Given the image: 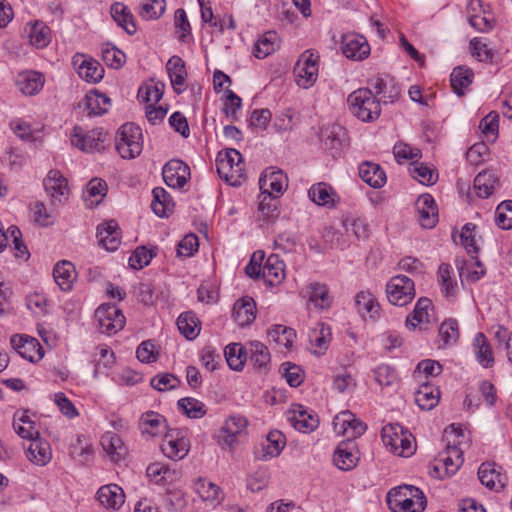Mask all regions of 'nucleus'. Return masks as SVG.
Wrapping results in <instances>:
<instances>
[{"instance_id":"f257e3e1","label":"nucleus","mask_w":512,"mask_h":512,"mask_svg":"<svg viewBox=\"0 0 512 512\" xmlns=\"http://www.w3.org/2000/svg\"><path fill=\"white\" fill-rule=\"evenodd\" d=\"M115 147L123 159L139 156L143 149L142 131L134 123L123 124L116 133Z\"/></svg>"},{"instance_id":"f03ea898","label":"nucleus","mask_w":512,"mask_h":512,"mask_svg":"<svg viewBox=\"0 0 512 512\" xmlns=\"http://www.w3.org/2000/svg\"><path fill=\"white\" fill-rule=\"evenodd\" d=\"M95 318L98 322L100 333L108 336L122 330L126 323L122 310L110 303L101 304L95 311Z\"/></svg>"},{"instance_id":"7ed1b4c3","label":"nucleus","mask_w":512,"mask_h":512,"mask_svg":"<svg viewBox=\"0 0 512 512\" xmlns=\"http://www.w3.org/2000/svg\"><path fill=\"white\" fill-rule=\"evenodd\" d=\"M381 113L380 100L367 88L354 90V116L363 122H372Z\"/></svg>"},{"instance_id":"20e7f679","label":"nucleus","mask_w":512,"mask_h":512,"mask_svg":"<svg viewBox=\"0 0 512 512\" xmlns=\"http://www.w3.org/2000/svg\"><path fill=\"white\" fill-rule=\"evenodd\" d=\"M319 56L312 50H306L294 67L295 80L298 86L308 89L318 78Z\"/></svg>"},{"instance_id":"39448f33","label":"nucleus","mask_w":512,"mask_h":512,"mask_svg":"<svg viewBox=\"0 0 512 512\" xmlns=\"http://www.w3.org/2000/svg\"><path fill=\"white\" fill-rule=\"evenodd\" d=\"M388 301L395 306H405L415 297L414 282L405 275L392 277L386 285Z\"/></svg>"},{"instance_id":"423d86ee","label":"nucleus","mask_w":512,"mask_h":512,"mask_svg":"<svg viewBox=\"0 0 512 512\" xmlns=\"http://www.w3.org/2000/svg\"><path fill=\"white\" fill-rule=\"evenodd\" d=\"M107 136V132L101 128L85 132L81 127L75 126L71 133V143L84 152H99L104 150Z\"/></svg>"},{"instance_id":"0eeeda50","label":"nucleus","mask_w":512,"mask_h":512,"mask_svg":"<svg viewBox=\"0 0 512 512\" xmlns=\"http://www.w3.org/2000/svg\"><path fill=\"white\" fill-rule=\"evenodd\" d=\"M43 185L53 206L63 205L68 200L69 189L67 179L59 170H50L43 180Z\"/></svg>"},{"instance_id":"6e6552de","label":"nucleus","mask_w":512,"mask_h":512,"mask_svg":"<svg viewBox=\"0 0 512 512\" xmlns=\"http://www.w3.org/2000/svg\"><path fill=\"white\" fill-rule=\"evenodd\" d=\"M189 448V440L177 429L168 431L161 444L163 454L172 460L183 459Z\"/></svg>"},{"instance_id":"1a4fd4ad","label":"nucleus","mask_w":512,"mask_h":512,"mask_svg":"<svg viewBox=\"0 0 512 512\" xmlns=\"http://www.w3.org/2000/svg\"><path fill=\"white\" fill-rule=\"evenodd\" d=\"M163 180L171 188H182L190 178V168L183 161L172 159L162 169Z\"/></svg>"},{"instance_id":"9d476101","label":"nucleus","mask_w":512,"mask_h":512,"mask_svg":"<svg viewBox=\"0 0 512 512\" xmlns=\"http://www.w3.org/2000/svg\"><path fill=\"white\" fill-rule=\"evenodd\" d=\"M355 304L359 316L365 322L376 323L381 317V308L376 297L368 292L361 291L355 297Z\"/></svg>"},{"instance_id":"9b49d317","label":"nucleus","mask_w":512,"mask_h":512,"mask_svg":"<svg viewBox=\"0 0 512 512\" xmlns=\"http://www.w3.org/2000/svg\"><path fill=\"white\" fill-rule=\"evenodd\" d=\"M11 345L18 354L30 362H37L43 358V349L37 339L27 335H13Z\"/></svg>"},{"instance_id":"f8f14e48","label":"nucleus","mask_w":512,"mask_h":512,"mask_svg":"<svg viewBox=\"0 0 512 512\" xmlns=\"http://www.w3.org/2000/svg\"><path fill=\"white\" fill-rule=\"evenodd\" d=\"M418 221L423 228L431 229L438 222V209L434 198L430 194L418 197L415 203Z\"/></svg>"},{"instance_id":"ddd939ff","label":"nucleus","mask_w":512,"mask_h":512,"mask_svg":"<svg viewBox=\"0 0 512 512\" xmlns=\"http://www.w3.org/2000/svg\"><path fill=\"white\" fill-rule=\"evenodd\" d=\"M247 425L248 420L244 416H230L220 430L219 443L232 447L237 442V436L245 432Z\"/></svg>"},{"instance_id":"4468645a","label":"nucleus","mask_w":512,"mask_h":512,"mask_svg":"<svg viewBox=\"0 0 512 512\" xmlns=\"http://www.w3.org/2000/svg\"><path fill=\"white\" fill-rule=\"evenodd\" d=\"M72 63L80 78L90 83H97L103 78L104 69L93 59H86L83 54H76Z\"/></svg>"},{"instance_id":"2eb2a0df","label":"nucleus","mask_w":512,"mask_h":512,"mask_svg":"<svg viewBox=\"0 0 512 512\" xmlns=\"http://www.w3.org/2000/svg\"><path fill=\"white\" fill-rule=\"evenodd\" d=\"M288 185L287 176L282 170H275L273 167L265 169L259 179L261 191L276 193L281 195L284 193Z\"/></svg>"},{"instance_id":"dca6fc26","label":"nucleus","mask_w":512,"mask_h":512,"mask_svg":"<svg viewBox=\"0 0 512 512\" xmlns=\"http://www.w3.org/2000/svg\"><path fill=\"white\" fill-rule=\"evenodd\" d=\"M289 421L292 426L302 433H310L319 425V419L313 413L308 412L304 406L298 404L289 411Z\"/></svg>"},{"instance_id":"f3484780","label":"nucleus","mask_w":512,"mask_h":512,"mask_svg":"<svg viewBox=\"0 0 512 512\" xmlns=\"http://www.w3.org/2000/svg\"><path fill=\"white\" fill-rule=\"evenodd\" d=\"M99 244L107 251H115L121 243V230L115 220H110L97 227Z\"/></svg>"},{"instance_id":"a211bd4d","label":"nucleus","mask_w":512,"mask_h":512,"mask_svg":"<svg viewBox=\"0 0 512 512\" xmlns=\"http://www.w3.org/2000/svg\"><path fill=\"white\" fill-rule=\"evenodd\" d=\"M262 278L269 286H277L285 279V264L276 254L264 259Z\"/></svg>"},{"instance_id":"6ab92c4d","label":"nucleus","mask_w":512,"mask_h":512,"mask_svg":"<svg viewBox=\"0 0 512 512\" xmlns=\"http://www.w3.org/2000/svg\"><path fill=\"white\" fill-rule=\"evenodd\" d=\"M216 169L219 177L231 186H240L246 179L244 163L232 166L229 164V160L216 158Z\"/></svg>"},{"instance_id":"aec40b11","label":"nucleus","mask_w":512,"mask_h":512,"mask_svg":"<svg viewBox=\"0 0 512 512\" xmlns=\"http://www.w3.org/2000/svg\"><path fill=\"white\" fill-rule=\"evenodd\" d=\"M309 199L318 206L333 208L338 201L334 189L325 182L313 184L308 190Z\"/></svg>"},{"instance_id":"412c9836","label":"nucleus","mask_w":512,"mask_h":512,"mask_svg":"<svg viewBox=\"0 0 512 512\" xmlns=\"http://www.w3.org/2000/svg\"><path fill=\"white\" fill-rule=\"evenodd\" d=\"M166 70L174 92L177 94L183 93L186 89L185 81L187 77L185 62L181 57L174 55L167 61Z\"/></svg>"},{"instance_id":"4be33fe9","label":"nucleus","mask_w":512,"mask_h":512,"mask_svg":"<svg viewBox=\"0 0 512 512\" xmlns=\"http://www.w3.org/2000/svg\"><path fill=\"white\" fill-rule=\"evenodd\" d=\"M256 312V304L253 298L243 297L235 302L232 316L239 326L245 327L255 320Z\"/></svg>"},{"instance_id":"5701e85b","label":"nucleus","mask_w":512,"mask_h":512,"mask_svg":"<svg viewBox=\"0 0 512 512\" xmlns=\"http://www.w3.org/2000/svg\"><path fill=\"white\" fill-rule=\"evenodd\" d=\"M436 462L441 464V467H444L446 475H454L460 466L463 464V452L457 447L456 442L454 441L453 445L448 444L446 447V451L440 453Z\"/></svg>"},{"instance_id":"b1692460","label":"nucleus","mask_w":512,"mask_h":512,"mask_svg":"<svg viewBox=\"0 0 512 512\" xmlns=\"http://www.w3.org/2000/svg\"><path fill=\"white\" fill-rule=\"evenodd\" d=\"M249 361L253 368L260 373H266L270 369L271 356L269 349L259 341H252L248 345Z\"/></svg>"},{"instance_id":"393cba45","label":"nucleus","mask_w":512,"mask_h":512,"mask_svg":"<svg viewBox=\"0 0 512 512\" xmlns=\"http://www.w3.org/2000/svg\"><path fill=\"white\" fill-rule=\"evenodd\" d=\"M97 499L107 509H119L125 500L123 489L116 484L104 485L97 491Z\"/></svg>"},{"instance_id":"a878e982","label":"nucleus","mask_w":512,"mask_h":512,"mask_svg":"<svg viewBox=\"0 0 512 512\" xmlns=\"http://www.w3.org/2000/svg\"><path fill=\"white\" fill-rule=\"evenodd\" d=\"M359 177L373 188H380L386 183V173L379 164L363 162L358 168Z\"/></svg>"},{"instance_id":"bb28decb","label":"nucleus","mask_w":512,"mask_h":512,"mask_svg":"<svg viewBox=\"0 0 512 512\" xmlns=\"http://www.w3.org/2000/svg\"><path fill=\"white\" fill-rule=\"evenodd\" d=\"M139 428L143 435L155 437L167 428L166 419L159 413L148 411L140 417Z\"/></svg>"},{"instance_id":"cd10ccee","label":"nucleus","mask_w":512,"mask_h":512,"mask_svg":"<svg viewBox=\"0 0 512 512\" xmlns=\"http://www.w3.org/2000/svg\"><path fill=\"white\" fill-rule=\"evenodd\" d=\"M330 341V328L325 327L323 323L317 324L309 333L310 350L315 355H323L328 349Z\"/></svg>"},{"instance_id":"c85d7f7f","label":"nucleus","mask_w":512,"mask_h":512,"mask_svg":"<svg viewBox=\"0 0 512 512\" xmlns=\"http://www.w3.org/2000/svg\"><path fill=\"white\" fill-rule=\"evenodd\" d=\"M53 276L61 290L69 291L76 279L75 267L69 261H60L54 267Z\"/></svg>"},{"instance_id":"c756f323","label":"nucleus","mask_w":512,"mask_h":512,"mask_svg":"<svg viewBox=\"0 0 512 512\" xmlns=\"http://www.w3.org/2000/svg\"><path fill=\"white\" fill-rule=\"evenodd\" d=\"M27 458L38 465L47 464L52 457L50 445L36 436L26 449Z\"/></svg>"},{"instance_id":"7c9ffc66","label":"nucleus","mask_w":512,"mask_h":512,"mask_svg":"<svg viewBox=\"0 0 512 512\" xmlns=\"http://www.w3.org/2000/svg\"><path fill=\"white\" fill-rule=\"evenodd\" d=\"M84 104L89 116H101L108 111L111 100L103 93L90 91L84 98Z\"/></svg>"},{"instance_id":"2f4dec72","label":"nucleus","mask_w":512,"mask_h":512,"mask_svg":"<svg viewBox=\"0 0 512 512\" xmlns=\"http://www.w3.org/2000/svg\"><path fill=\"white\" fill-rule=\"evenodd\" d=\"M259 213L263 221L274 222L280 215L278 195L261 191Z\"/></svg>"},{"instance_id":"473e14b6","label":"nucleus","mask_w":512,"mask_h":512,"mask_svg":"<svg viewBox=\"0 0 512 512\" xmlns=\"http://www.w3.org/2000/svg\"><path fill=\"white\" fill-rule=\"evenodd\" d=\"M426 505L427 500L423 492L416 498L392 499L388 504L392 512H423Z\"/></svg>"},{"instance_id":"72a5a7b5","label":"nucleus","mask_w":512,"mask_h":512,"mask_svg":"<svg viewBox=\"0 0 512 512\" xmlns=\"http://www.w3.org/2000/svg\"><path fill=\"white\" fill-rule=\"evenodd\" d=\"M195 491L203 501L212 505L219 504L223 500L221 488L206 479L199 478L195 483Z\"/></svg>"},{"instance_id":"f704fd0d","label":"nucleus","mask_w":512,"mask_h":512,"mask_svg":"<svg viewBox=\"0 0 512 512\" xmlns=\"http://www.w3.org/2000/svg\"><path fill=\"white\" fill-rule=\"evenodd\" d=\"M248 350L240 343H231L225 347L224 355L228 366L234 371H241L247 361Z\"/></svg>"},{"instance_id":"c9c22d12","label":"nucleus","mask_w":512,"mask_h":512,"mask_svg":"<svg viewBox=\"0 0 512 512\" xmlns=\"http://www.w3.org/2000/svg\"><path fill=\"white\" fill-rule=\"evenodd\" d=\"M44 85V78L42 74L37 72H27L19 76L17 86L19 90L25 95H35Z\"/></svg>"},{"instance_id":"e433bc0d","label":"nucleus","mask_w":512,"mask_h":512,"mask_svg":"<svg viewBox=\"0 0 512 512\" xmlns=\"http://www.w3.org/2000/svg\"><path fill=\"white\" fill-rule=\"evenodd\" d=\"M153 201L151 208L159 217H165L172 211L174 206L170 194L162 187H156L152 190Z\"/></svg>"},{"instance_id":"4c0bfd02","label":"nucleus","mask_w":512,"mask_h":512,"mask_svg":"<svg viewBox=\"0 0 512 512\" xmlns=\"http://www.w3.org/2000/svg\"><path fill=\"white\" fill-rule=\"evenodd\" d=\"M473 346L477 361L485 368L493 366L494 357L492 348L483 333H477L473 341Z\"/></svg>"},{"instance_id":"58836bf2","label":"nucleus","mask_w":512,"mask_h":512,"mask_svg":"<svg viewBox=\"0 0 512 512\" xmlns=\"http://www.w3.org/2000/svg\"><path fill=\"white\" fill-rule=\"evenodd\" d=\"M498 184V178L493 171H483L477 174L474 179V189L481 198H488Z\"/></svg>"},{"instance_id":"ea45409f","label":"nucleus","mask_w":512,"mask_h":512,"mask_svg":"<svg viewBox=\"0 0 512 512\" xmlns=\"http://www.w3.org/2000/svg\"><path fill=\"white\" fill-rule=\"evenodd\" d=\"M309 289V302L315 308L323 310L331 306L332 298L326 285L315 282L308 286Z\"/></svg>"},{"instance_id":"a19ab883","label":"nucleus","mask_w":512,"mask_h":512,"mask_svg":"<svg viewBox=\"0 0 512 512\" xmlns=\"http://www.w3.org/2000/svg\"><path fill=\"white\" fill-rule=\"evenodd\" d=\"M406 431L407 430L399 423H389L385 425L381 431L383 444L390 452L395 453V451H398L397 445Z\"/></svg>"},{"instance_id":"79ce46f5","label":"nucleus","mask_w":512,"mask_h":512,"mask_svg":"<svg viewBox=\"0 0 512 512\" xmlns=\"http://www.w3.org/2000/svg\"><path fill=\"white\" fill-rule=\"evenodd\" d=\"M146 474L156 484L171 483L177 477L175 470H172L168 465L159 462L150 464L146 469Z\"/></svg>"},{"instance_id":"37998d69","label":"nucleus","mask_w":512,"mask_h":512,"mask_svg":"<svg viewBox=\"0 0 512 512\" xmlns=\"http://www.w3.org/2000/svg\"><path fill=\"white\" fill-rule=\"evenodd\" d=\"M440 392L438 389L424 384L415 394V402L422 410H431L439 402Z\"/></svg>"},{"instance_id":"c03bdc74","label":"nucleus","mask_w":512,"mask_h":512,"mask_svg":"<svg viewBox=\"0 0 512 512\" xmlns=\"http://www.w3.org/2000/svg\"><path fill=\"white\" fill-rule=\"evenodd\" d=\"M473 71L465 67H456L450 75V82L453 91L458 95H464L465 89L472 83Z\"/></svg>"},{"instance_id":"a18cd8bd","label":"nucleus","mask_w":512,"mask_h":512,"mask_svg":"<svg viewBox=\"0 0 512 512\" xmlns=\"http://www.w3.org/2000/svg\"><path fill=\"white\" fill-rule=\"evenodd\" d=\"M111 16L128 34L133 35L136 32L133 15L124 4L114 3L111 6Z\"/></svg>"},{"instance_id":"49530a36","label":"nucleus","mask_w":512,"mask_h":512,"mask_svg":"<svg viewBox=\"0 0 512 512\" xmlns=\"http://www.w3.org/2000/svg\"><path fill=\"white\" fill-rule=\"evenodd\" d=\"M198 319L192 312H184L177 319V327L180 333L188 340H193L198 336Z\"/></svg>"},{"instance_id":"de8ad7c7","label":"nucleus","mask_w":512,"mask_h":512,"mask_svg":"<svg viewBox=\"0 0 512 512\" xmlns=\"http://www.w3.org/2000/svg\"><path fill=\"white\" fill-rule=\"evenodd\" d=\"M278 47L277 34L274 31L264 33L254 46V56L263 59L273 53Z\"/></svg>"},{"instance_id":"09e8293b","label":"nucleus","mask_w":512,"mask_h":512,"mask_svg":"<svg viewBox=\"0 0 512 512\" xmlns=\"http://www.w3.org/2000/svg\"><path fill=\"white\" fill-rule=\"evenodd\" d=\"M177 406L188 418L200 419L206 415L205 404L192 397L179 399Z\"/></svg>"},{"instance_id":"8fccbe9b","label":"nucleus","mask_w":512,"mask_h":512,"mask_svg":"<svg viewBox=\"0 0 512 512\" xmlns=\"http://www.w3.org/2000/svg\"><path fill=\"white\" fill-rule=\"evenodd\" d=\"M268 336L278 345L289 349L292 347L296 333L294 329L283 325H274L268 330Z\"/></svg>"},{"instance_id":"3c124183","label":"nucleus","mask_w":512,"mask_h":512,"mask_svg":"<svg viewBox=\"0 0 512 512\" xmlns=\"http://www.w3.org/2000/svg\"><path fill=\"white\" fill-rule=\"evenodd\" d=\"M432 302L430 299L422 297L420 298L411 314L406 318V326L410 329H414L418 324L423 322L425 319L428 321V309L431 307Z\"/></svg>"},{"instance_id":"603ef678","label":"nucleus","mask_w":512,"mask_h":512,"mask_svg":"<svg viewBox=\"0 0 512 512\" xmlns=\"http://www.w3.org/2000/svg\"><path fill=\"white\" fill-rule=\"evenodd\" d=\"M478 478L480 482L489 489L495 488L496 480L502 488L505 486L502 482L501 474L495 469L494 463H482L478 469Z\"/></svg>"},{"instance_id":"864d4df0","label":"nucleus","mask_w":512,"mask_h":512,"mask_svg":"<svg viewBox=\"0 0 512 512\" xmlns=\"http://www.w3.org/2000/svg\"><path fill=\"white\" fill-rule=\"evenodd\" d=\"M156 250L157 248L147 249L145 246L137 247L129 258V266L135 270H140L148 266L151 260L157 255Z\"/></svg>"},{"instance_id":"5fc2aeb1","label":"nucleus","mask_w":512,"mask_h":512,"mask_svg":"<svg viewBox=\"0 0 512 512\" xmlns=\"http://www.w3.org/2000/svg\"><path fill=\"white\" fill-rule=\"evenodd\" d=\"M285 436L280 431H271L267 435L266 444L264 445V457H277L285 447Z\"/></svg>"},{"instance_id":"6e6d98bb","label":"nucleus","mask_w":512,"mask_h":512,"mask_svg":"<svg viewBox=\"0 0 512 512\" xmlns=\"http://www.w3.org/2000/svg\"><path fill=\"white\" fill-rule=\"evenodd\" d=\"M101 445L113 460H116L115 456L120 457L125 450L122 439L113 432H107L101 437Z\"/></svg>"},{"instance_id":"4d7b16f0","label":"nucleus","mask_w":512,"mask_h":512,"mask_svg":"<svg viewBox=\"0 0 512 512\" xmlns=\"http://www.w3.org/2000/svg\"><path fill=\"white\" fill-rule=\"evenodd\" d=\"M410 173L415 179L424 185H432L438 178V174L434 169L419 162L411 164Z\"/></svg>"},{"instance_id":"13d9d810","label":"nucleus","mask_w":512,"mask_h":512,"mask_svg":"<svg viewBox=\"0 0 512 512\" xmlns=\"http://www.w3.org/2000/svg\"><path fill=\"white\" fill-rule=\"evenodd\" d=\"M452 269L449 264L442 263L438 268V278L442 291L446 297L454 296L457 292V283L451 278Z\"/></svg>"},{"instance_id":"bf43d9fd","label":"nucleus","mask_w":512,"mask_h":512,"mask_svg":"<svg viewBox=\"0 0 512 512\" xmlns=\"http://www.w3.org/2000/svg\"><path fill=\"white\" fill-rule=\"evenodd\" d=\"M495 222L501 229H512V200H505L497 206Z\"/></svg>"},{"instance_id":"052dcab7","label":"nucleus","mask_w":512,"mask_h":512,"mask_svg":"<svg viewBox=\"0 0 512 512\" xmlns=\"http://www.w3.org/2000/svg\"><path fill=\"white\" fill-rule=\"evenodd\" d=\"M29 38L33 46L43 48L50 42V29L44 24L36 22L30 28Z\"/></svg>"},{"instance_id":"680f3d73","label":"nucleus","mask_w":512,"mask_h":512,"mask_svg":"<svg viewBox=\"0 0 512 512\" xmlns=\"http://www.w3.org/2000/svg\"><path fill=\"white\" fill-rule=\"evenodd\" d=\"M165 0H144L140 8V15L143 19H158L165 11Z\"/></svg>"},{"instance_id":"e2e57ef3","label":"nucleus","mask_w":512,"mask_h":512,"mask_svg":"<svg viewBox=\"0 0 512 512\" xmlns=\"http://www.w3.org/2000/svg\"><path fill=\"white\" fill-rule=\"evenodd\" d=\"M439 336L444 345H451L459 338L458 322L455 319L445 320L439 327Z\"/></svg>"},{"instance_id":"0e129e2a","label":"nucleus","mask_w":512,"mask_h":512,"mask_svg":"<svg viewBox=\"0 0 512 512\" xmlns=\"http://www.w3.org/2000/svg\"><path fill=\"white\" fill-rule=\"evenodd\" d=\"M164 93V84L151 83L141 86L138 90V97L146 103H157Z\"/></svg>"},{"instance_id":"69168bd1","label":"nucleus","mask_w":512,"mask_h":512,"mask_svg":"<svg viewBox=\"0 0 512 512\" xmlns=\"http://www.w3.org/2000/svg\"><path fill=\"white\" fill-rule=\"evenodd\" d=\"M102 60L107 66L113 69H119L124 65L126 56L124 52L115 46H106L102 48Z\"/></svg>"},{"instance_id":"338daca9","label":"nucleus","mask_w":512,"mask_h":512,"mask_svg":"<svg viewBox=\"0 0 512 512\" xmlns=\"http://www.w3.org/2000/svg\"><path fill=\"white\" fill-rule=\"evenodd\" d=\"M349 441L350 439L340 442L333 456L334 464L337 468L343 471L351 469L350 463L352 462V453L348 450Z\"/></svg>"},{"instance_id":"774afa93","label":"nucleus","mask_w":512,"mask_h":512,"mask_svg":"<svg viewBox=\"0 0 512 512\" xmlns=\"http://www.w3.org/2000/svg\"><path fill=\"white\" fill-rule=\"evenodd\" d=\"M180 380L173 374H157L151 379V386L158 391H168L177 388Z\"/></svg>"}]
</instances>
